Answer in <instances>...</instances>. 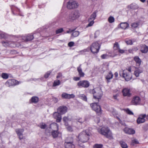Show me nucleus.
Segmentation results:
<instances>
[{
    "label": "nucleus",
    "instance_id": "obj_43",
    "mask_svg": "<svg viewBox=\"0 0 148 148\" xmlns=\"http://www.w3.org/2000/svg\"><path fill=\"white\" fill-rule=\"evenodd\" d=\"M7 37L6 34L3 32H0V38H5Z\"/></svg>",
    "mask_w": 148,
    "mask_h": 148
},
{
    "label": "nucleus",
    "instance_id": "obj_54",
    "mask_svg": "<svg viewBox=\"0 0 148 148\" xmlns=\"http://www.w3.org/2000/svg\"><path fill=\"white\" fill-rule=\"evenodd\" d=\"M67 129L69 131L72 132L73 131V129L71 126H68L67 127Z\"/></svg>",
    "mask_w": 148,
    "mask_h": 148
},
{
    "label": "nucleus",
    "instance_id": "obj_13",
    "mask_svg": "<svg viewBox=\"0 0 148 148\" xmlns=\"http://www.w3.org/2000/svg\"><path fill=\"white\" fill-rule=\"evenodd\" d=\"M18 84V82L14 79H9L5 83V85L9 87Z\"/></svg>",
    "mask_w": 148,
    "mask_h": 148
},
{
    "label": "nucleus",
    "instance_id": "obj_45",
    "mask_svg": "<svg viewBox=\"0 0 148 148\" xmlns=\"http://www.w3.org/2000/svg\"><path fill=\"white\" fill-rule=\"evenodd\" d=\"M3 45L5 47H7L10 44V42L7 41H3L2 42Z\"/></svg>",
    "mask_w": 148,
    "mask_h": 148
},
{
    "label": "nucleus",
    "instance_id": "obj_34",
    "mask_svg": "<svg viewBox=\"0 0 148 148\" xmlns=\"http://www.w3.org/2000/svg\"><path fill=\"white\" fill-rule=\"evenodd\" d=\"M88 21L89 22V23L86 26V27L92 26L94 23V21L89 19H88Z\"/></svg>",
    "mask_w": 148,
    "mask_h": 148
},
{
    "label": "nucleus",
    "instance_id": "obj_22",
    "mask_svg": "<svg viewBox=\"0 0 148 148\" xmlns=\"http://www.w3.org/2000/svg\"><path fill=\"white\" fill-rule=\"evenodd\" d=\"M140 51L142 53H146L148 51V47L145 45H142L141 46Z\"/></svg>",
    "mask_w": 148,
    "mask_h": 148
},
{
    "label": "nucleus",
    "instance_id": "obj_48",
    "mask_svg": "<svg viewBox=\"0 0 148 148\" xmlns=\"http://www.w3.org/2000/svg\"><path fill=\"white\" fill-rule=\"evenodd\" d=\"M84 121V120L82 119H78L77 121V124H79V123L80 124H82Z\"/></svg>",
    "mask_w": 148,
    "mask_h": 148
},
{
    "label": "nucleus",
    "instance_id": "obj_25",
    "mask_svg": "<svg viewBox=\"0 0 148 148\" xmlns=\"http://www.w3.org/2000/svg\"><path fill=\"white\" fill-rule=\"evenodd\" d=\"M97 10L94 11L90 16L89 18L88 19L93 21L94 20L97 16Z\"/></svg>",
    "mask_w": 148,
    "mask_h": 148
},
{
    "label": "nucleus",
    "instance_id": "obj_12",
    "mask_svg": "<svg viewBox=\"0 0 148 148\" xmlns=\"http://www.w3.org/2000/svg\"><path fill=\"white\" fill-rule=\"evenodd\" d=\"M141 102V99L138 96L134 97L131 100V103L132 105L136 106L140 104Z\"/></svg>",
    "mask_w": 148,
    "mask_h": 148
},
{
    "label": "nucleus",
    "instance_id": "obj_9",
    "mask_svg": "<svg viewBox=\"0 0 148 148\" xmlns=\"http://www.w3.org/2000/svg\"><path fill=\"white\" fill-rule=\"evenodd\" d=\"M90 106L92 110L95 111L97 113L101 114V110L100 106L98 105V103H92L90 104Z\"/></svg>",
    "mask_w": 148,
    "mask_h": 148
},
{
    "label": "nucleus",
    "instance_id": "obj_38",
    "mask_svg": "<svg viewBox=\"0 0 148 148\" xmlns=\"http://www.w3.org/2000/svg\"><path fill=\"white\" fill-rule=\"evenodd\" d=\"M108 21L109 23H112L114 21V18L113 16H110L108 18Z\"/></svg>",
    "mask_w": 148,
    "mask_h": 148
},
{
    "label": "nucleus",
    "instance_id": "obj_31",
    "mask_svg": "<svg viewBox=\"0 0 148 148\" xmlns=\"http://www.w3.org/2000/svg\"><path fill=\"white\" fill-rule=\"evenodd\" d=\"M67 142H69V143H72L73 142V138L71 137H69L67 138L65 140L64 144H66L67 143Z\"/></svg>",
    "mask_w": 148,
    "mask_h": 148
},
{
    "label": "nucleus",
    "instance_id": "obj_24",
    "mask_svg": "<svg viewBox=\"0 0 148 148\" xmlns=\"http://www.w3.org/2000/svg\"><path fill=\"white\" fill-rule=\"evenodd\" d=\"M113 77V74H112V72L111 71L110 72L106 77V78L107 80V83H109L110 82V80Z\"/></svg>",
    "mask_w": 148,
    "mask_h": 148
},
{
    "label": "nucleus",
    "instance_id": "obj_32",
    "mask_svg": "<svg viewBox=\"0 0 148 148\" xmlns=\"http://www.w3.org/2000/svg\"><path fill=\"white\" fill-rule=\"evenodd\" d=\"M79 97L84 101H87V98L86 96L84 94H80L79 95Z\"/></svg>",
    "mask_w": 148,
    "mask_h": 148
},
{
    "label": "nucleus",
    "instance_id": "obj_11",
    "mask_svg": "<svg viewBox=\"0 0 148 148\" xmlns=\"http://www.w3.org/2000/svg\"><path fill=\"white\" fill-rule=\"evenodd\" d=\"M79 88H88L90 85V83L87 80H82L79 82L77 83Z\"/></svg>",
    "mask_w": 148,
    "mask_h": 148
},
{
    "label": "nucleus",
    "instance_id": "obj_58",
    "mask_svg": "<svg viewBox=\"0 0 148 148\" xmlns=\"http://www.w3.org/2000/svg\"><path fill=\"white\" fill-rule=\"evenodd\" d=\"M127 71H128V73H131V67H129L128 68V69H127V70H126Z\"/></svg>",
    "mask_w": 148,
    "mask_h": 148
},
{
    "label": "nucleus",
    "instance_id": "obj_47",
    "mask_svg": "<svg viewBox=\"0 0 148 148\" xmlns=\"http://www.w3.org/2000/svg\"><path fill=\"white\" fill-rule=\"evenodd\" d=\"M139 24L138 23H132V25L131 26L132 27H134V28H136L139 25Z\"/></svg>",
    "mask_w": 148,
    "mask_h": 148
},
{
    "label": "nucleus",
    "instance_id": "obj_4",
    "mask_svg": "<svg viewBox=\"0 0 148 148\" xmlns=\"http://www.w3.org/2000/svg\"><path fill=\"white\" fill-rule=\"evenodd\" d=\"M101 46V44L97 42H94L91 45L90 50L93 54H97L99 51Z\"/></svg>",
    "mask_w": 148,
    "mask_h": 148
},
{
    "label": "nucleus",
    "instance_id": "obj_26",
    "mask_svg": "<svg viewBox=\"0 0 148 148\" xmlns=\"http://www.w3.org/2000/svg\"><path fill=\"white\" fill-rule=\"evenodd\" d=\"M129 26V24L126 22L122 23L120 24L121 28L123 29H126Z\"/></svg>",
    "mask_w": 148,
    "mask_h": 148
},
{
    "label": "nucleus",
    "instance_id": "obj_6",
    "mask_svg": "<svg viewBox=\"0 0 148 148\" xmlns=\"http://www.w3.org/2000/svg\"><path fill=\"white\" fill-rule=\"evenodd\" d=\"M121 76L123 77L126 81H130L132 78V75L131 73H128L126 70H123L121 71L120 73Z\"/></svg>",
    "mask_w": 148,
    "mask_h": 148
},
{
    "label": "nucleus",
    "instance_id": "obj_29",
    "mask_svg": "<svg viewBox=\"0 0 148 148\" xmlns=\"http://www.w3.org/2000/svg\"><path fill=\"white\" fill-rule=\"evenodd\" d=\"M38 100L39 99L38 97L36 96L33 97L31 99V102L35 103H37Z\"/></svg>",
    "mask_w": 148,
    "mask_h": 148
},
{
    "label": "nucleus",
    "instance_id": "obj_30",
    "mask_svg": "<svg viewBox=\"0 0 148 148\" xmlns=\"http://www.w3.org/2000/svg\"><path fill=\"white\" fill-rule=\"evenodd\" d=\"M143 72L142 70L138 69L134 71V74L136 77H138L139 76L140 74Z\"/></svg>",
    "mask_w": 148,
    "mask_h": 148
},
{
    "label": "nucleus",
    "instance_id": "obj_8",
    "mask_svg": "<svg viewBox=\"0 0 148 148\" xmlns=\"http://www.w3.org/2000/svg\"><path fill=\"white\" fill-rule=\"evenodd\" d=\"M78 6V3L75 1L70 0L67 3V8L69 9L77 8Z\"/></svg>",
    "mask_w": 148,
    "mask_h": 148
},
{
    "label": "nucleus",
    "instance_id": "obj_15",
    "mask_svg": "<svg viewBox=\"0 0 148 148\" xmlns=\"http://www.w3.org/2000/svg\"><path fill=\"white\" fill-rule=\"evenodd\" d=\"M61 114L59 112L57 111L53 113V117L56 119L57 122H60L62 119Z\"/></svg>",
    "mask_w": 148,
    "mask_h": 148
},
{
    "label": "nucleus",
    "instance_id": "obj_28",
    "mask_svg": "<svg viewBox=\"0 0 148 148\" xmlns=\"http://www.w3.org/2000/svg\"><path fill=\"white\" fill-rule=\"evenodd\" d=\"M119 45L117 42H115L114 43L113 47V49L114 51H118L120 49Z\"/></svg>",
    "mask_w": 148,
    "mask_h": 148
},
{
    "label": "nucleus",
    "instance_id": "obj_16",
    "mask_svg": "<svg viewBox=\"0 0 148 148\" xmlns=\"http://www.w3.org/2000/svg\"><path fill=\"white\" fill-rule=\"evenodd\" d=\"M67 108L66 107L61 106L57 109V111L62 115L66 113L67 111Z\"/></svg>",
    "mask_w": 148,
    "mask_h": 148
},
{
    "label": "nucleus",
    "instance_id": "obj_3",
    "mask_svg": "<svg viewBox=\"0 0 148 148\" xmlns=\"http://www.w3.org/2000/svg\"><path fill=\"white\" fill-rule=\"evenodd\" d=\"M80 16V14L78 11H75L71 12L66 17L68 21H72L78 18Z\"/></svg>",
    "mask_w": 148,
    "mask_h": 148
},
{
    "label": "nucleus",
    "instance_id": "obj_17",
    "mask_svg": "<svg viewBox=\"0 0 148 148\" xmlns=\"http://www.w3.org/2000/svg\"><path fill=\"white\" fill-rule=\"evenodd\" d=\"M24 131V130L23 129H17L16 130V132L20 140L23 138V133Z\"/></svg>",
    "mask_w": 148,
    "mask_h": 148
},
{
    "label": "nucleus",
    "instance_id": "obj_52",
    "mask_svg": "<svg viewBox=\"0 0 148 148\" xmlns=\"http://www.w3.org/2000/svg\"><path fill=\"white\" fill-rule=\"evenodd\" d=\"M126 43L128 45H132L133 43L131 40H129L125 41Z\"/></svg>",
    "mask_w": 148,
    "mask_h": 148
},
{
    "label": "nucleus",
    "instance_id": "obj_46",
    "mask_svg": "<svg viewBox=\"0 0 148 148\" xmlns=\"http://www.w3.org/2000/svg\"><path fill=\"white\" fill-rule=\"evenodd\" d=\"M101 58L102 59H105L109 57V56L107 54H103L101 56Z\"/></svg>",
    "mask_w": 148,
    "mask_h": 148
},
{
    "label": "nucleus",
    "instance_id": "obj_20",
    "mask_svg": "<svg viewBox=\"0 0 148 148\" xmlns=\"http://www.w3.org/2000/svg\"><path fill=\"white\" fill-rule=\"evenodd\" d=\"M124 132L128 134H133L135 133V131L132 129L125 127L124 129Z\"/></svg>",
    "mask_w": 148,
    "mask_h": 148
},
{
    "label": "nucleus",
    "instance_id": "obj_60",
    "mask_svg": "<svg viewBox=\"0 0 148 148\" xmlns=\"http://www.w3.org/2000/svg\"><path fill=\"white\" fill-rule=\"evenodd\" d=\"M53 100L55 103H56L58 101V99L57 98H55L53 99Z\"/></svg>",
    "mask_w": 148,
    "mask_h": 148
},
{
    "label": "nucleus",
    "instance_id": "obj_23",
    "mask_svg": "<svg viewBox=\"0 0 148 148\" xmlns=\"http://www.w3.org/2000/svg\"><path fill=\"white\" fill-rule=\"evenodd\" d=\"M134 60L136 62V66H139L141 63V60L139 58L138 56H135L134 58Z\"/></svg>",
    "mask_w": 148,
    "mask_h": 148
},
{
    "label": "nucleus",
    "instance_id": "obj_33",
    "mask_svg": "<svg viewBox=\"0 0 148 148\" xmlns=\"http://www.w3.org/2000/svg\"><path fill=\"white\" fill-rule=\"evenodd\" d=\"M121 146L123 148H127L128 146L127 144L125 142L121 141L120 142Z\"/></svg>",
    "mask_w": 148,
    "mask_h": 148
},
{
    "label": "nucleus",
    "instance_id": "obj_49",
    "mask_svg": "<svg viewBox=\"0 0 148 148\" xmlns=\"http://www.w3.org/2000/svg\"><path fill=\"white\" fill-rule=\"evenodd\" d=\"M46 127V124L44 123H42L40 124V127L42 129H45Z\"/></svg>",
    "mask_w": 148,
    "mask_h": 148
},
{
    "label": "nucleus",
    "instance_id": "obj_56",
    "mask_svg": "<svg viewBox=\"0 0 148 148\" xmlns=\"http://www.w3.org/2000/svg\"><path fill=\"white\" fill-rule=\"evenodd\" d=\"M73 79L75 81H79L80 79V77H73Z\"/></svg>",
    "mask_w": 148,
    "mask_h": 148
},
{
    "label": "nucleus",
    "instance_id": "obj_63",
    "mask_svg": "<svg viewBox=\"0 0 148 148\" xmlns=\"http://www.w3.org/2000/svg\"><path fill=\"white\" fill-rule=\"evenodd\" d=\"M114 98L115 99H117V97L116 95H115L113 96Z\"/></svg>",
    "mask_w": 148,
    "mask_h": 148
},
{
    "label": "nucleus",
    "instance_id": "obj_50",
    "mask_svg": "<svg viewBox=\"0 0 148 148\" xmlns=\"http://www.w3.org/2000/svg\"><path fill=\"white\" fill-rule=\"evenodd\" d=\"M63 31V28H61L59 29H58L56 31V34H58L60 33Z\"/></svg>",
    "mask_w": 148,
    "mask_h": 148
},
{
    "label": "nucleus",
    "instance_id": "obj_1",
    "mask_svg": "<svg viewBox=\"0 0 148 148\" xmlns=\"http://www.w3.org/2000/svg\"><path fill=\"white\" fill-rule=\"evenodd\" d=\"M90 133L88 130H86L81 132L78 136V138L79 141L82 143L87 142L89 139Z\"/></svg>",
    "mask_w": 148,
    "mask_h": 148
},
{
    "label": "nucleus",
    "instance_id": "obj_64",
    "mask_svg": "<svg viewBox=\"0 0 148 148\" xmlns=\"http://www.w3.org/2000/svg\"><path fill=\"white\" fill-rule=\"evenodd\" d=\"M140 1L142 3H144L145 2L146 0H140Z\"/></svg>",
    "mask_w": 148,
    "mask_h": 148
},
{
    "label": "nucleus",
    "instance_id": "obj_57",
    "mask_svg": "<svg viewBox=\"0 0 148 148\" xmlns=\"http://www.w3.org/2000/svg\"><path fill=\"white\" fill-rule=\"evenodd\" d=\"M62 76V74L60 73H58V75L57 76V78H59L61 77Z\"/></svg>",
    "mask_w": 148,
    "mask_h": 148
},
{
    "label": "nucleus",
    "instance_id": "obj_41",
    "mask_svg": "<svg viewBox=\"0 0 148 148\" xmlns=\"http://www.w3.org/2000/svg\"><path fill=\"white\" fill-rule=\"evenodd\" d=\"M60 84V82L58 80H56L54 81L53 83V86H56L59 85Z\"/></svg>",
    "mask_w": 148,
    "mask_h": 148
},
{
    "label": "nucleus",
    "instance_id": "obj_62",
    "mask_svg": "<svg viewBox=\"0 0 148 148\" xmlns=\"http://www.w3.org/2000/svg\"><path fill=\"white\" fill-rule=\"evenodd\" d=\"M128 51L130 53H132V52L133 51V50H132V49H129V50H128Z\"/></svg>",
    "mask_w": 148,
    "mask_h": 148
},
{
    "label": "nucleus",
    "instance_id": "obj_2",
    "mask_svg": "<svg viewBox=\"0 0 148 148\" xmlns=\"http://www.w3.org/2000/svg\"><path fill=\"white\" fill-rule=\"evenodd\" d=\"M99 132L110 139L113 138L111 131L108 127H103L98 130Z\"/></svg>",
    "mask_w": 148,
    "mask_h": 148
},
{
    "label": "nucleus",
    "instance_id": "obj_27",
    "mask_svg": "<svg viewBox=\"0 0 148 148\" xmlns=\"http://www.w3.org/2000/svg\"><path fill=\"white\" fill-rule=\"evenodd\" d=\"M67 143L64 144L65 148H74L75 145L73 143H69V142H66Z\"/></svg>",
    "mask_w": 148,
    "mask_h": 148
},
{
    "label": "nucleus",
    "instance_id": "obj_35",
    "mask_svg": "<svg viewBox=\"0 0 148 148\" xmlns=\"http://www.w3.org/2000/svg\"><path fill=\"white\" fill-rule=\"evenodd\" d=\"M139 142L136 139H134L132 140L131 145L132 146H134L135 144H138Z\"/></svg>",
    "mask_w": 148,
    "mask_h": 148
},
{
    "label": "nucleus",
    "instance_id": "obj_5",
    "mask_svg": "<svg viewBox=\"0 0 148 148\" xmlns=\"http://www.w3.org/2000/svg\"><path fill=\"white\" fill-rule=\"evenodd\" d=\"M94 98L95 99H97L99 100L100 99L102 96V92L99 88H95L92 90Z\"/></svg>",
    "mask_w": 148,
    "mask_h": 148
},
{
    "label": "nucleus",
    "instance_id": "obj_59",
    "mask_svg": "<svg viewBox=\"0 0 148 148\" xmlns=\"http://www.w3.org/2000/svg\"><path fill=\"white\" fill-rule=\"evenodd\" d=\"M132 49L133 50V51H136L138 50V48H137V47H134L133 48H132Z\"/></svg>",
    "mask_w": 148,
    "mask_h": 148
},
{
    "label": "nucleus",
    "instance_id": "obj_10",
    "mask_svg": "<svg viewBox=\"0 0 148 148\" xmlns=\"http://www.w3.org/2000/svg\"><path fill=\"white\" fill-rule=\"evenodd\" d=\"M36 35L38 36L40 35V34L38 33L37 34H35L34 36L28 35L27 36H22L21 38L23 41H28L32 40L34 38H37V37L36 36Z\"/></svg>",
    "mask_w": 148,
    "mask_h": 148
},
{
    "label": "nucleus",
    "instance_id": "obj_7",
    "mask_svg": "<svg viewBox=\"0 0 148 148\" xmlns=\"http://www.w3.org/2000/svg\"><path fill=\"white\" fill-rule=\"evenodd\" d=\"M51 127L56 128V130H53L51 132V135L54 138L57 137L58 136L59 132L58 131V125L56 123H53L51 124L50 125Z\"/></svg>",
    "mask_w": 148,
    "mask_h": 148
},
{
    "label": "nucleus",
    "instance_id": "obj_37",
    "mask_svg": "<svg viewBox=\"0 0 148 148\" xmlns=\"http://www.w3.org/2000/svg\"><path fill=\"white\" fill-rule=\"evenodd\" d=\"M2 77L5 79H7L8 78L9 75L8 74L5 73H3L1 74Z\"/></svg>",
    "mask_w": 148,
    "mask_h": 148
},
{
    "label": "nucleus",
    "instance_id": "obj_53",
    "mask_svg": "<svg viewBox=\"0 0 148 148\" xmlns=\"http://www.w3.org/2000/svg\"><path fill=\"white\" fill-rule=\"evenodd\" d=\"M74 43L73 42H70L68 44V45L69 47H72L73 46Z\"/></svg>",
    "mask_w": 148,
    "mask_h": 148
},
{
    "label": "nucleus",
    "instance_id": "obj_14",
    "mask_svg": "<svg viewBox=\"0 0 148 148\" xmlns=\"http://www.w3.org/2000/svg\"><path fill=\"white\" fill-rule=\"evenodd\" d=\"M146 114H142L140 115L137 119V123L139 124L143 123L145 122Z\"/></svg>",
    "mask_w": 148,
    "mask_h": 148
},
{
    "label": "nucleus",
    "instance_id": "obj_39",
    "mask_svg": "<svg viewBox=\"0 0 148 148\" xmlns=\"http://www.w3.org/2000/svg\"><path fill=\"white\" fill-rule=\"evenodd\" d=\"M89 50L90 48L89 47H88L86 49H85L79 51V53L81 54H83L84 53L88 52L89 51Z\"/></svg>",
    "mask_w": 148,
    "mask_h": 148
},
{
    "label": "nucleus",
    "instance_id": "obj_21",
    "mask_svg": "<svg viewBox=\"0 0 148 148\" xmlns=\"http://www.w3.org/2000/svg\"><path fill=\"white\" fill-rule=\"evenodd\" d=\"M82 64H80L79 66L77 67V71L79 73V75L80 77H83L84 76V73L83 72L81 68Z\"/></svg>",
    "mask_w": 148,
    "mask_h": 148
},
{
    "label": "nucleus",
    "instance_id": "obj_36",
    "mask_svg": "<svg viewBox=\"0 0 148 148\" xmlns=\"http://www.w3.org/2000/svg\"><path fill=\"white\" fill-rule=\"evenodd\" d=\"M103 145L102 144H95L93 146V148H102Z\"/></svg>",
    "mask_w": 148,
    "mask_h": 148
},
{
    "label": "nucleus",
    "instance_id": "obj_61",
    "mask_svg": "<svg viewBox=\"0 0 148 148\" xmlns=\"http://www.w3.org/2000/svg\"><path fill=\"white\" fill-rule=\"evenodd\" d=\"M114 75L116 77H117L118 76V73L117 72H116L114 73Z\"/></svg>",
    "mask_w": 148,
    "mask_h": 148
},
{
    "label": "nucleus",
    "instance_id": "obj_51",
    "mask_svg": "<svg viewBox=\"0 0 148 148\" xmlns=\"http://www.w3.org/2000/svg\"><path fill=\"white\" fill-rule=\"evenodd\" d=\"M51 73V71H48L44 75V77L45 78H48Z\"/></svg>",
    "mask_w": 148,
    "mask_h": 148
},
{
    "label": "nucleus",
    "instance_id": "obj_18",
    "mask_svg": "<svg viewBox=\"0 0 148 148\" xmlns=\"http://www.w3.org/2000/svg\"><path fill=\"white\" fill-rule=\"evenodd\" d=\"M122 92L124 96L130 97L131 95V94L130 93V90L128 88H124L122 91Z\"/></svg>",
    "mask_w": 148,
    "mask_h": 148
},
{
    "label": "nucleus",
    "instance_id": "obj_55",
    "mask_svg": "<svg viewBox=\"0 0 148 148\" xmlns=\"http://www.w3.org/2000/svg\"><path fill=\"white\" fill-rule=\"evenodd\" d=\"M117 52L121 53H123L125 52V51L123 49H121L120 48Z\"/></svg>",
    "mask_w": 148,
    "mask_h": 148
},
{
    "label": "nucleus",
    "instance_id": "obj_40",
    "mask_svg": "<svg viewBox=\"0 0 148 148\" xmlns=\"http://www.w3.org/2000/svg\"><path fill=\"white\" fill-rule=\"evenodd\" d=\"M124 110L129 115H133L134 114L128 108L125 109Z\"/></svg>",
    "mask_w": 148,
    "mask_h": 148
},
{
    "label": "nucleus",
    "instance_id": "obj_19",
    "mask_svg": "<svg viewBox=\"0 0 148 148\" xmlns=\"http://www.w3.org/2000/svg\"><path fill=\"white\" fill-rule=\"evenodd\" d=\"M62 97L66 99H70L73 98L75 97V96L73 94H69L66 93L64 92L62 93Z\"/></svg>",
    "mask_w": 148,
    "mask_h": 148
},
{
    "label": "nucleus",
    "instance_id": "obj_42",
    "mask_svg": "<svg viewBox=\"0 0 148 148\" xmlns=\"http://www.w3.org/2000/svg\"><path fill=\"white\" fill-rule=\"evenodd\" d=\"M79 34V32L78 31H74L72 35L74 37H76Z\"/></svg>",
    "mask_w": 148,
    "mask_h": 148
},
{
    "label": "nucleus",
    "instance_id": "obj_44",
    "mask_svg": "<svg viewBox=\"0 0 148 148\" xmlns=\"http://www.w3.org/2000/svg\"><path fill=\"white\" fill-rule=\"evenodd\" d=\"M63 120L64 122L65 123V125L66 126H67L68 123H67V121L68 120V118L67 117L64 116L63 118Z\"/></svg>",
    "mask_w": 148,
    "mask_h": 148
}]
</instances>
